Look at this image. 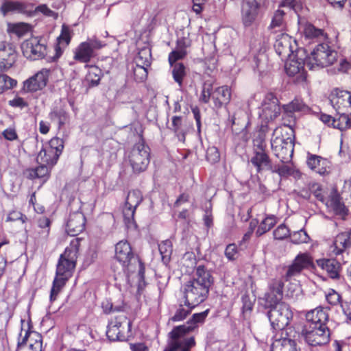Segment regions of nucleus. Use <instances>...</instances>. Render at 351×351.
Here are the masks:
<instances>
[{
    "label": "nucleus",
    "mask_w": 351,
    "mask_h": 351,
    "mask_svg": "<svg viewBox=\"0 0 351 351\" xmlns=\"http://www.w3.org/2000/svg\"><path fill=\"white\" fill-rule=\"evenodd\" d=\"M304 107L305 106L302 101L294 99L288 104L284 105L283 109L290 110L291 112L295 113V112L302 110Z\"/></svg>",
    "instance_id": "0e129e2a"
},
{
    "label": "nucleus",
    "mask_w": 351,
    "mask_h": 351,
    "mask_svg": "<svg viewBox=\"0 0 351 351\" xmlns=\"http://www.w3.org/2000/svg\"><path fill=\"white\" fill-rule=\"evenodd\" d=\"M292 42V38L287 34H281L276 39L274 47L276 53L282 58H287L294 54Z\"/></svg>",
    "instance_id": "412c9836"
},
{
    "label": "nucleus",
    "mask_w": 351,
    "mask_h": 351,
    "mask_svg": "<svg viewBox=\"0 0 351 351\" xmlns=\"http://www.w3.org/2000/svg\"><path fill=\"white\" fill-rule=\"evenodd\" d=\"M296 117L295 113L290 111V110L283 109L282 120L284 121L283 125L280 128H290L293 130L295 126Z\"/></svg>",
    "instance_id": "a18cd8bd"
},
{
    "label": "nucleus",
    "mask_w": 351,
    "mask_h": 351,
    "mask_svg": "<svg viewBox=\"0 0 351 351\" xmlns=\"http://www.w3.org/2000/svg\"><path fill=\"white\" fill-rule=\"evenodd\" d=\"M231 97L230 88L227 86H223L215 89L213 93V99L216 108H221L223 105L229 103Z\"/></svg>",
    "instance_id": "bb28decb"
},
{
    "label": "nucleus",
    "mask_w": 351,
    "mask_h": 351,
    "mask_svg": "<svg viewBox=\"0 0 351 351\" xmlns=\"http://www.w3.org/2000/svg\"><path fill=\"white\" fill-rule=\"evenodd\" d=\"M285 12L282 10H277L272 17L269 29L278 32L285 29L286 23L285 21Z\"/></svg>",
    "instance_id": "473e14b6"
},
{
    "label": "nucleus",
    "mask_w": 351,
    "mask_h": 351,
    "mask_svg": "<svg viewBox=\"0 0 351 351\" xmlns=\"http://www.w3.org/2000/svg\"><path fill=\"white\" fill-rule=\"evenodd\" d=\"M115 258L122 265L123 269L131 271L133 264L141 262L134 256L132 247L127 241H121L115 245Z\"/></svg>",
    "instance_id": "9d476101"
},
{
    "label": "nucleus",
    "mask_w": 351,
    "mask_h": 351,
    "mask_svg": "<svg viewBox=\"0 0 351 351\" xmlns=\"http://www.w3.org/2000/svg\"><path fill=\"white\" fill-rule=\"evenodd\" d=\"M212 276L204 265L197 267L193 280L184 285L185 305L193 308L208 296Z\"/></svg>",
    "instance_id": "f03ea898"
},
{
    "label": "nucleus",
    "mask_w": 351,
    "mask_h": 351,
    "mask_svg": "<svg viewBox=\"0 0 351 351\" xmlns=\"http://www.w3.org/2000/svg\"><path fill=\"white\" fill-rule=\"evenodd\" d=\"M50 223L49 219L45 216H41L38 219V226L42 229V234L44 238L47 237L49 232Z\"/></svg>",
    "instance_id": "052dcab7"
},
{
    "label": "nucleus",
    "mask_w": 351,
    "mask_h": 351,
    "mask_svg": "<svg viewBox=\"0 0 351 351\" xmlns=\"http://www.w3.org/2000/svg\"><path fill=\"white\" fill-rule=\"evenodd\" d=\"M306 317L308 322L314 324L315 326H318L326 325L328 319V315L326 311L319 307L308 312Z\"/></svg>",
    "instance_id": "393cba45"
},
{
    "label": "nucleus",
    "mask_w": 351,
    "mask_h": 351,
    "mask_svg": "<svg viewBox=\"0 0 351 351\" xmlns=\"http://www.w3.org/2000/svg\"><path fill=\"white\" fill-rule=\"evenodd\" d=\"M190 46V42L186 38H181L177 40L176 48L169 55V62L171 66L178 60L184 59L186 54V49Z\"/></svg>",
    "instance_id": "4be33fe9"
},
{
    "label": "nucleus",
    "mask_w": 351,
    "mask_h": 351,
    "mask_svg": "<svg viewBox=\"0 0 351 351\" xmlns=\"http://www.w3.org/2000/svg\"><path fill=\"white\" fill-rule=\"evenodd\" d=\"M173 77L176 82L180 86L182 82L184 76L185 75V66L182 63L176 64L173 66Z\"/></svg>",
    "instance_id": "de8ad7c7"
},
{
    "label": "nucleus",
    "mask_w": 351,
    "mask_h": 351,
    "mask_svg": "<svg viewBox=\"0 0 351 351\" xmlns=\"http://www.w3.org/2000/svg\"><path fill=\"white\" fill-rule=\"evenodd\" d=\"M79 246L80 241L77 239H73L71 241L70 246L66 247L64 252L60 256L57 265L56 276L51 290V301L56 300L58 293L71 276L75 267Z\"/></svg>",
    "instance_id": "f257e3e1"
},
{
    "label": "nucleus",
    "mask_w": 351,
    "mask_h": 351,
    "mask_svg": "<svg viewBox=\"0 0 351 351\" xmlns=\"http://www.w3.org/2000/svg\"><path fill=\"white\" fill-rule=\"evenodd\" d=\"M303 34L306 38H317L324 36L323 30L311 23H306L303 27Z\"/></svg>",
    "instance_id": "58836bf2"
},
{
    "label": "nucleus",
    "mask_w": 351,
    "mask_h": 351,
    "mask_svg": "<svg viewBox=\"0 0 351 351\" xmlns=\"http://www.w3.org/2000/svg\"><path fill=\"white\" fill-rule=\"evenodd\" d=\"M106 335L110 341L123 340L125 339V336L121 329L110 324L108 326Z\"/></svg>",
    "instance_id": "49530a36"
},
{
    "label": "nucleus",
    "mask_w": 351,
    "mask_h": 351,
    "mask_svg": "<svg viewBox=\"0 0 351 351\" xmlns=\"http://www.w3.org/2000/svg\"><path fill=\"white\" fill-rule=\"evenodd\" d=\"M271 349V351H298L295 341L288 338L276 339Z\"/></svg>",
    "instance_id": "7c9ffc66"
},
{
    "label": "nucleus",
    "mask_w": 351,
    "mask_h": 351,
    "mask_svg": "<svg viewBox=\"0 0 351 351\" xmlns=\"http://www.w3.org/2000/svg\"><path fill=\"white\" fill-rule=\"evenodd\" d=\"M320 265L326 270L330 278H337L340 270V264L335 259H327L321 261Z\"/></svg>",
    "instance_id": "2f4dec72"
},
{
    "label": "nucleus",
    "mask_w": 351,
    "mask_h": 351,
    "mask_svg": "<svg viewBox=\"0 0 351 351\" xmlns=\"http://www.w3.org/2000/svg\"><path fill=\"white\" fill-rule=\"evenodd\" d=\"M58 156L51 148H43L38 153L36 160L40 165H45L52 167L56 164Z\"/></svg>",
    "instance_id": "a878e982"
},
{
    "label": "nucleus",
    "mask_w": 351,
    "mask_h": 351,
    "mask_svg": "<svg viewBox=\"0 0 351 351\" xmlns=\"http://www.w3.org/2000/svg\"><path fill=\"white\" fill-rule=\"evenodd\" d=\"M36 12H39L43 14L45 16L48 17H52L56 19L58 16L57 12L51 10L50 8L47 7L45 4H42L36 7Z\"/></svg>",
    "instance_id": "338daca9"
},
{
    "label": "nucleus",
    "mask_w": 351,
    "mask_h": 351,
    "mask_svg": "<svg viewBox=\"0 0 351 351\" xmlns=\"http://www.w3.org/2000/svg\"><path fill=\"white\" fill-rule=\"evenodd\" d=\"M276 223V219L274 216H269L266 217L259 225L256 234L258 236H261L265 232H268Z\"/></svg>",
    "instance_id": "a19ab883"
},
{
    "label": "nucleus",
    "mask_w": 351,
    "mask_h": 351,
    "mask_svg": "<svg viewBox=\"0 0 351 351\" xmlns=\"http://www.w3.org/2000/svg\"><path fill=\"white\" fill-rule=\"evenodd\" d=\"M268 317L275 330H282L289 324L293 313L287 304L280 302L269 310Z\"/></svg>",
    "instance_id": "6e6552de"
},
{
    "label": "nucleus",
    "mask_w": 351,
    "mask_h": 351,
    "mask_svg": "<svg viewBox=\"0 0 351 351\" xmlns=\"http://www.w3.org/2000/svg\"><path fill=\"white\" fill-rule=\"evenodd\" d=\"M337 58V52L326 44L318 45L307 59L310 69L322 68L332 64Z\"/></svg>",
    "instance_id": "39448f33"
},
{
    "label": "nucleus",
    "mask_w": 351,
    "mask_h": 351,
    "mask_svg": "<svg viewBox=\"0 0 351 351\" xmlns=\"http://www.w3.org/2000/svg\"><path fill=\"white\" fill-rule=\"evenodd\" d=\"M31 26L28 23H8V32L13 33L19 36H22L29 31H30Z\"/></svg>",
    "instance_id": "e433bc0d"
},
{
    "label": "nucleus",
    "mask_w": 351,
    "mask_h": 351,
    "mask_svg": "<svg viewBox=\"0 0 351 351\" xmlns=\"http://www.w3.org/2000/svg\"><path fill=\"white\" fill-rule=\"evenodd\" d=\"M149 66H141L136 64V67L134 69V75L136 81L143 82L146 80L147 77V68Z\"/></svg>",
    "instance_id": "bf43d9fd"
},
{
    "label": "nucleus",
    "mask_w": 351,
    "mask_h": 351,
    "mask_svg": "<svg viewBox=\"0 0 351 351\" xmlns=\"http://www.w3.org/2000/svg\"><path fill=\"white\" fill-rule=\"evenodd\" d=\"M326 299L328 303L332 306L342 304L340 294L334 289H330L326 293Z\"/></svg>",
    "instance_id": "5fc2aeb1"
},
{
    "label": "nucleus",
    "mask_w": 351,
    "mask_h": 351,
    "mask_svg": "<svg viewBox=\"0 0 351 351\" xmlns=\"http://www.w3.org/2000/svg\"><path fill=\"white\" fill-rule=\"evenodd\" d=\"M158 249L162 256V261L165 264L169 263L173 252L172 243L169 240L161 242L158 245Z\"/></svg>",
    "instance_id": "c9c22d12"
},
{
    "label": "nucleus",
    "mask_w": 351,
    "mask_h": 351,
    "mask_svg": "<svg viewBox=\"0 0 351 351\" xmlns=\"http://www.w3.org/2000/svg\"><path fill=\"white\" fill-rule=\"evenodd\" d=\"M136 64L141 66H149L152 62L151 49L147 47L141 49L135 58Z\"/></svg>",
    "instance_id": "f704fd0d"
},
{
    "label": "nucleus",
    "mask_w": 351,
    "mask_h": 351,
    "mask_svg": "<svg viewBox=\"0 0 351 351\" xmlns=\"http://www.w3.org/2000/svg\"><path fill=\"white\" fill-rule=\"evenodd\" d=\"M49 73V69H41L24 82L23 89L28 92H34L42 89L47 85Z\"/></svg>",
    "instance_id": "f3484780"
},
{
    "label": "nucleus",
    "mask_w": 351,
    "mask_h": 351,
    "mask_svg": "<svg viewBox=\"0 0 351 351\" xmlns=\"http://www.w3.org/2000/svg\"><path fill=\"white\" fill-rule=\"evenodd\" d=\"M86 219L81 212L71 213L66 224V230L72 237L78 235L85 228Z\"/></svg>",
    "instance_id": "6ab92c4d"
},
{
    "label": "nucleus",
    "mask_w": 351,
    "mask_h": 351,
    "mask_svg": "<svg viewBox=\"0 0 351 351\" xmlns=\"http://www.w3.org/2000/svg\"><path fill=\"white\" fill-rule=\"evenodd\" d=\"M46 148H51L58 156H60L64 149V141L60 138L53 137L49 141V147Z\"/></svg>",
    "instance_id": "864d4df0"
},
{
    "label": "nucleus",
    "mask_w": 351,
    "mask_h": 351,
    "mask_svg": "<svg viewBox=\"0 0 351 351\" xmlns=\"http://www.w3.org/2000/svg\"><path fill=\"white\" fill-rule=\"evenodd\" d=\"M57 41L59 44H62L63 48L66 47L71 41V30L65 25L62 26L61 34L58 37Z\"/></svg>",
    "instance_id": "09e8293b"
},
{
    "label": "nucleus",
    "mask_w": 351,
    "mask_h": 351,
    "mask_svg": "<svg viewBox=\"0 0 351 351\" xmlns=\"http://www.w3.org/2000/svg\"><path fill=\"white\" fill-rule=\"evenodd\" d=\"M291 241L294 244L307 243L310 237L305 230H300L291 234Z\"/></svg>",
    "instance_id": "c03bdc74"
},
{
    "label": "nucleus",
    "mask_w": 351,
    "mask_h": 351,
    "mask_svg": "<svg viewBox=\"0 0 351 351\" xmlns=\"http://www.w3.org/2000/svg\"><path fill=\"white\" fill-rule=\"evenodd\" d=\"M238 254V249L235 244L231 243L227 245L225 250V256L230 261L236 259Z\"/></svg>",
    "instance_id": "69168bd1"
},
{
    "label": "nucleus",
    "mask_w": 351,
    "mask_h": 351,
    "mask_svg": "<svg viewBox=\"0 0 351 351\" xmlns=\"http://www.w3.org/2000/svg\"><path fill=\"white\" fill-rule=\"evenodd\" d=\"M101 75V71L96 66H90L86 80L93 85L99 84Z\"/></svg>",
    "instance_id": "79ce46f5"
},
{
    "label": "nucleus",
    "mask_w": 351,
    "mask_h": 351,
    "mask_svg": "<svg viewBox=\"0 0 351 351\" xmlns=\"http://www.w3.org/2000/svg\"><path fill=\"white\" fill-rule=\"evenodd\" d=\"M309 191L317 199L321 202L324 201V191L320 184L317 183L311 184L309 186Z\"/></svg>",
    "instance_id": "13d9d810"
},
{
    "label": "nucleus",
    "mask_w": 351,
    "mask_h": 351,
    "mask_svg": "<svg viewBox=\"0 0 351 351\" xmlns=\"http://www.w3.org/2000/svg\"><path fill=\"white\" fill-rule=\"evenodd\" d=\"M328 162L321 156L309 154L307 158V165L309 168L319 174H324L327 171Z\"/></svg>",
    "instance_id": "cd10ccee"
},
{
    "label": "nucleus",
    "mask_w": 351,
    "mask_h": 351,
    "mask_svg": "<svg viewBox=\"0 0 351 351\" xmlns=\"http://www.w3.org/2000/svg\"><path fill=\"white\" fill-rule=\"evenodd\" d=\"M206 159L210 163H216L219 160L220 154L217 147H210L206 150Z\"/></svg>",
    "instance_id": "680f3d73"
},
{
    "label": "nucleus",
    "mask_w": 351,
    "mask_h": 351,
    "mask_svg": "<svg viewBox=\"0 0 351 351\" xmlns=\"http://www.w3.org/2000/svg\"><path fill=\"white\" fill-rule=\"evenodd\" d=\"M294 131L290 128H277L271 140V149L274 155L282 163H287L293 154Z\"/></svg>",
    "instance_id": "7ed1b4c3"
},
{
    "label": "nucleus",
    "mask_w": 351,
    "mask_h": 351,
    "mask_svg": "<svg viewBox=\"0 0 351 351\" xmlns=\"http://www.w3.org/2000/svg\"><path fill=\"white\" fill-rule=\"evenodd\" d=\"M16 82L9 76L0 74V93L16 86Z\"/></svg>",
    "instance_id": "3c124183"
},
{
    "label": "nucleus",
    "mask_w": 351,
    "mask_h": 351,
    "mask_svg": "<svg viewBox=\"0 0 351 351\" xmlns=\"http://www.w3.org/2000/svg\"><path fill=\"white\" fill-rule=\"evenodd\" d=\"M251 162L256 168L258 172L271 169V162L265 152H254Z\"/></svg>",
    "instance_id": "b1692460"
},
{
    "label": "nucleus",
    "mask_w": 351,
    "mask_h": 351,
    "mask_svg": "<svg viewBox=\"0 0 351 351\" xmlns=\"http://www.w3.org/2000/svg\"><path fill=\"white\" fill-rule=\"evenodd\" d=\"M304 56L298 51L291 56L287 58L285 69L287 74L293 77L295 83H303L306 80V72L304 69Z\"/></svg>",
    "instance_id": "0eeeda50"
},
{
    "label": "nucleus",
    "mask_w": 351,
    "mask_h": 351,
    "mask_svg": "<svg viewBox=\"0 0 351 351\" xmlns=\"http://www.w3.org/2000/svg\"><path fill=\"white\" fill-rule=\"evenodd\" d=\"M311 264V259L308 254H302L297 256L293 263L288 267L285 276V280L288 281L292 277L300 274L304 268L309 267Z\"/></svg>",
    "instance_id": "aec40b11"
},
{
    "label": "nucleus",
    "mask_w": 351,
    "mask_h": 351,
    "mask_svg": "<svg viewBox=\"0 0 351 351\" xmlns=\"http://www.w3.org/2000/svg\"><path fill=\"white\" fill-rule=\"evenodd\" d=\"M338 114L339 117L332 119V127L340 130H344L351 128V113Z\"/></svg>",
    "instance_id": "72a5a7b5"
},
{
    "label": "nucleus",
    "mask_w": 351,
    "mask_h": 351,
    "mask_svg": "<svg viewBox=\"0 0 351 351\" xmlns=\"http://www.w3.org/2000/svg\"><path fill=\"white\" fill-rule=\"evenodd\" d=\"M181 141H184L185 133L182 129V120L181 117L174 116L172 118V127L171 128Z\"/></svg>",
    "instance_id": "ea45409f"
},
{
    "label": "nucleus",
    "mask_w": 351,
    "mask_h": 351,
    "mask_svg": "<svg viewBox=\"0 0 351 351\" xmlns=\"http://www.w3.org/2000/svg\"><path fill=\"white\" fill-rule=\"evenodd\" d=\"M208 310H206L202 313H195L193 315L192 318L189 319L186 324H184L186 328H191V332L198 327V324H202L204 322L208 315Z\"/></svg>",
    "instance_id": "4c0bfd02"
},
{
    "label": "nucleus",
    "mask_w": 351,
    "mask_h": 351,
    "mask_svg": "<svg viewBox=\"0 0 351 351\" xmlns=\"http://www.w3.org/2000/svg\"><path fill=\"white\" fill-rule=\"evenodd\" d=\"M284 284L281 280H275L270 286L269 291L263 298L265 300V306L267 308H272L279 304L282 298V289Z\"/></svg>",
    "instance_id": "a211bd4d"
},
{
    "label": "nucleus",
    "mask_w": 351,
    "mask_h": 351,
    "mask_svg": "<svg viewBox=\"0 0 351 351\" xmlns=\"http://www.w3.org/2000/svg\"><path fill=\"white\" fill-rule=\"evenodd\" d=\"M213 84L210 82H206L202 88L201 100L204 103H208L210 100V96H213Z\"/></svg>",
    "instance_id": "6e6d98bb"
},
{
    "label": "nucleus",
    "mask_w": 351,
    "mask_h": 351,
    "mask_svg": "<svg viewBox=\"0 0 351 351\" xmlns=\"http://www.w3.org/2000/svg\"><path fill=\"white\" fill-rule=\"evenodd\" d=\"M21 49L23 56L27 58L38 60L45 56L47 47L40 43L38 38L32 37L22 43Z\"/></svg>",
    "instance_id": "4468645a"
},
{
    "label": "nucleus",
    "mask_w": 351,
    "mask_h": 351,
    "mask_svg": "<svg viewBox=\"0 0 351 351\" xmlns=\"http://www.w3.org/2000/svg\"><path fill=\"white\" fill-rule=\"evenodd\" d=\"M191 332V328L175 327L169 334V340L164 351H190L195 346V338L185 336Z\"/></svg>",
    "instance_id": "20e7f679"
},
{
    "label": "nucleus",
    "mask_w": 351,
    "mask_h": 351,
    "mask_svg": "<svg viewBox=\"0 0 351 351\" xmlns=\"http://www.w3.org/2000/svg\"><path fill=\"white\" fill-rule=\"evenodd\" d=\"M128 158L133 171L142 172L149 163V148L145 145L143 140H140L132 147Z\"/></svg>",
    "instance_id": "423d86ee"
},
{
    "label": "nucleus",
    "mask_w": 351,
    "mask_h": 351,
    "mask_svg": "<svg viewBox=\"0 0 351 351\" xmlns=\"http://www.w3.org/2000/svg\"><path fill=\"white\" fill-rule=\"evenodd\" d=\"M291 234L289 228L284 224L280 225L274 231V237L278 240H282L289 236L291 237Z\"/></svg>",
    "instance_id": "4d7b16f0"
},
{
    "label": "nucleus",
    "mask_w": 351,
    "mask_h": 351,
    "mask_svg": "<svg viewBox=\"0 0 351 351\" xmlns=\"http://www.w3.org/2000/svg\"><path fill=\"white\" fill-rule=\"evenodd\" d=\"M143 200V195L140 191L132 190L128 194L125 205L123 210V215L127 228H135L134 213L136 207Z\"/></svg>",
    "instance_id": "1a4fd4ad"
},
{
    "label": "nucleus",
    "mask_w": 351,
    "mask_h": 351,
    "mask_svg": "<svg viewBox=\"0 0 351 351\" xmlns=\"http://www.w3.org/2000/svg\"><path fill=\"white\" fill-rule=\"evenodd\" d=\"M330 101L338 113H351V92L335 89L330 96Z\"/></svg>",
    "instance_id": "ddd939ff"
},
{
    "label": "nucleus",
    "mask_w": 351,
    "mask_h": 351,
    "mask_svg": "<svg viewBox=\"0 0 351 351\" xmlns=\"http://www.w3.org/2000/svg\"><path fill=\"white\" fill-rule=\"evenodd\" d=\"M27 5L23 2L5 0L0 10L1 13L5 16L9 12L26 13L27 12Z\"/></svg>",
    "instance_id": "c85d7f7f"
},
{
    "label": "nucleus",
    "mask_w": 351,
    "mask_h": 351,
    "mask_svg": "<svg viewBox=\"0 0 351 351\" xmlns=\"http://www.w3.org/2000/svg\"><path fill=\"white\" fill-rule=\"evenodd\" d=\"M281 108L278 99L271 93L265 97L259 112L260 117L266 122L272 121L280 116Z\"/></svg>",
    "instance_id": "f8f14e48"
},
{
    "label": "nucleus",
    "mask_w": 351,
    "mask_h": 351,
    "mask_svg": "<svg viewBox=\"0 0 351 351\" xmlns=\"http://www.w3.org/2000/svg\"><path fill=\"white\" fill-rule=\"evenodd\" d=\"M93 56L88 45L83 42L75 49L73 58L80 62L87 63Z\"/></svg>",
    "instance_id": "c756f323"
},
{
    "label": "nucleus",
    "mask_w": 351,
    "mask_h": 351,
    "mask_svg": "<svg viewBox=\"0 0 351 351\" xmlns=\"http://www.w3.org/2000/svg\"><path fill=\"white\" fill-rule=\"evenodd\" d=\"M302 335L306 341L312 346L326 344L330 339V332L326 325L313 326L309 329L305 328L302 330Z\"/></svg>",
    "instance_id": "9b49d317"
},
{
    "label": "nucleus",
    "mask_w": 351,
    "mask_h": 351,
    "mask_svg": "<svg viewBox=\"0 0 351 351\" xmlns=\"http://www.w3.org/2000/svg\"><path fill=\"white\" fill-rule=\"evenodd\" d=\"M191 309L192 308H189L188 306H186V308L180 306V308L176 311L171 319L174 322H178L184 319L191 313Z\"/></svg>",
    "instance_id": "e2e57ef3"
},
{
    "label": "nucleus",
    "mask_w": 351,
    "mask_h": 351,
    "mask_svg": "<svg viewBox=\"0 0 351 351\" xmlns=\"http://www.w3.org/2000/svg\"><path fill=\"white\" fill-rule=\"evenodd\" d=\"M51 167H49L45 165H40L37 168H36L33 172L34 173V177L36 178H44L47 176L49 173V169Z\"/></svg>",
    "instance_id": "774afa93"
},
{
    "label": "nucleus",
    "mask_w": 351,
    "mask_h": 351,
    "mask_svg": "<svg viewBox=\"0 0 351 351\" xmlns=\"http://www.w3.org/2000/svg\"><path fill=\"white\" fill-rule=\"evenodd\" d=\"M51 120H58L59 128L63 126L69 120V115L66 112L62 109L56 110L49 114Z\"/></svg>",
    "instance_id": "37998d69"
},
{
    "label": "nucleus",
    "mask_w": 351,
    "mask_h": 351,
    "mask_svg": "<svg viewBox=\"0 0 351 351\" xmlns=\"http://www.w3.org/2000/svg\"><path fill=\"white\" fill-rule=\"evenodd\" d=\"M16 47L12 43L5 40L0 41V71L12 68L17 59Z\"/></svg>",
    "instance_id": "2eb2a0df"
},
{
    "label": "nucleus",
    "mask_w": 351,
    "mask_h": 351,
    "mask_svg": "<svg viewBox=\"0 0 351 351\" xmlns=\"http://www.w3.org/2000/svg\"><path fill=\"white\" fill-rule=\"evenodd\" d=\"M351 246V230L339 233L334 241L332 252L340 254Z\"/></svg>",
    "instance_id": "5701e85b"
},
{
    "label": "nucleus",
    "mask_w": 351,
    "mask_h": 351,
    "mask_svg": "<svg viewBox=\"0 0 351 351\" xmlns=\"http://www.w3.org/2000/svg\"><path fill=\"white\" fill-rule=\"evenodd\" d=\"M254 153L265 152V135L262 132H258L257 136L253 140Z\"/></svg>",
    "instance_id": "8fccbe9b"
},
{
    "label": "nucleus",
    "mask_w": 351,
    "mask_h": 351,
    "mask_svg": "<svg viewBox=\"0 0 351 351\" xmlns=\"http://www.w3.org/2000/svg\"><path fill=\"white\" fill-rule=\"evenodd\" d=\"M260 11L258 0H244L241 9V19L245 27L254 24L258 18Z\"/></svg>",
    "instance_id": "dca6fc26"
},
{
    "label": "nucleus",
    "mask_w": 351,
    "mask_h": 351,
    "mask_svg": "<svg viewBox=\"0 0 351 351\" xmlns=\"http://www.w3.org/2000/svg\"><path fill=\"white\" fill-rule=\"evenodd\" d=\"M29 350L42 351V337L38 333L30 334Z\"/></svg>",
    "instance_id": "603ef678"
}]
</instances>
